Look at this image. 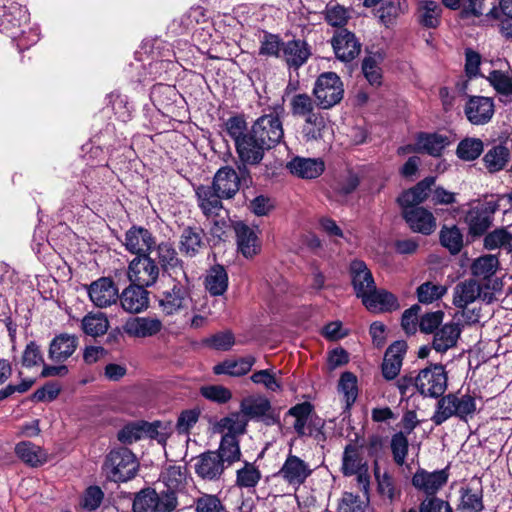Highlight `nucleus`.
<instances>
[{
	"label": "nucleus",
	"mask_w": 512,
	"mask_h": 512,
	"mask_svg": "<svg viewBox=\"0 0 512 512\" xmlns=\"http://www.w3.org/2000/svg\"><path fill=\"white\" fill-rule=\"evenodd\" d=\"M178 505L176 492L164 489L157 492L146 488L138 492L134 498V512H173Z\"/></svg>",
	"instance_id": "nucleus-1"
},
{
	"label": "nucleus",
	"mask_w": 512,
	"mask_h": 512,
	"mask_svg": "<svg viewBox=\"0 0 512 512\" xmlns=\"http://www.w3.org/2000/svg\"><path fill=\"white\" fill-rule=\"evenodd\" d=\"M475 410L476 403L472 396L448 394L438 401L437 409L431 419L436 425H441L453 416L465 419L472 415Z\"/></svg>",
	"instance_id": "nucleus-2"
},
{
	"label": "nucleus",
	"mask_w": 512,
	"mask_h": 512,
	"mask_svg": "<svg viewBox=\"0 0 512 512\" xmlns=\"http://www.w3.org/2000/svg\"><path fill=\"white\" fill-rule=\"evenodd\" d=\"M138 463L135 455L127 448L110 451L104 463V471L109 480L125 482L136 474Z\"/></svg>",
	"instance_id": "nucleus-3"
},
{
	"label": "nucleus",
	"mask_w": 512,
	"mask_h": 512,
	"mask_svg": "<svg viewBox=\"0 0 512 512\" xmlns=\"http://www.w3.org/2000/svg\"><path fill=\"white\" fill-rule=\"evenodd\" d=\"M415 387L425 397L438 398L447 389V374L441 364L422 369L415 378Z\"/></svg>",
	"instance_id": "nucleus-4"
},
{
	"label": "nucleus",
	"mask_w": 512,
	"mask_h": 512,
	"mask_svg": "<svg viewBox=\"0 0 512 512\" xmlns=\"http://www.w3.org/2000/svg\"><path fill=\"white\" fill-rule=\"evenodd\" d=\"M313 93L319 107L323 109L331 108L343 98L342 81L336 73H323L318 77Z\"/></svg>",
	"instance_id": "nucleus-5"
},
{
	"label": "nucleus",
	"mask_w": 512,
	"mask_h": 512,
	"mask_svg": "<svg viewBox=\"0 0 512 512\" xmlns=\"http://www.w3.org/2000/svg\"><path fill=\"white\" fill-rule=\"evenodd\" d=\"M250 131L258 139H263L268 149L280 143L284 136L282 121L276 113L265 114L259 117L252 125Z\"/></svg>",
	"instance_id": "nucleus-6"
},
{
	"label": "nucleus",
	"mask_w": 512,
	"mask_h": 512,
	"mask_svg": "<svg viewBox=\"0 0 512 512\" xmlns=\"http://www.w3.org/2000/svg\"><path fill=\"white\" fill-rule=\"evenodd\" d=\"M192 298L187 284L180 280L174 284L171 290L163 292L159 299V306L166 315H174L190 308Z\"/></svg>",
	"instance_id": "nucleus-7"
},
{
	"label": "nucleus",
	"mask_w": 512,
	"mask_h": 512,
	"mask_svg": "<svg viewBox=\"0 0 512 512\" xmlns=\"http://www.w3.org/2000/svg\"><path fill=\"white\" fill-rule=\"evenodd\" d=\"M159 276V267L148 256H137L129 264L128 278L143 288L153 285Z\"/></svg>",
	"instance_id": "nucleus-8"
},
{
	"label": "nucleus",
	"mask_w": 512,
	"mask_h": 512,
	"mask_svg": "<svg viewBox=\"0 0 512 512\" xmlns=\"http://www.w3.org/2000/svg\"><path fill=\"white\" fill-rule=\"evenodd\" d=\"M495 113L493 98L486 96H469L464 105V114L472 125H485Z\"/></svg>",
	"instance_id": "nucleus-9"
},
{
	"label": "nucleus",
	"mask_w": 512,
	"mask_h": 512,
	"mask_svg": "<svg viewBox=\"0 0 512 512\" xmlns=\"http://www.w3.org/2000/svg\"><path fill=\"white\" fill-rule=\"evenodd\" d=\"M241 413L250 418L263 421L267 425L277 422L270 401L264 396H248L240 403Z\"/></svg>",
	"instance_id": "nucleus-10"
},
{
	"label": "nucleus",
	"mask_w": 512,
	"mask_h": 512,
	"mask_svg": "<svg viewBox=\"0 0 512 512\" xmlns=\"http://www.w3.org/2000/svg\"><path fill=\"white\" fill-rule=\"evenodd\" d=\"M237 155L243 165L259 164L266 150H269L264 144L263 139H258L250 130L249 133L237 141L235 145Z\"/></svg>",
	"instance_id": "nucleus-11"
},
{
	"label": "nucleus",
	"mask_w": 512,
	"mask_h": 512,
	"mask_svg": "<svg viewBox=\"0 0 512 512\" xmlns=\"http://www.w3.org/2000/svg\"><path fill=\"white\" fill-rule=\"evenodd\" d=\"M448 478L446 469L429 472L420 468L412 477V485L428 497H435L434 495L446 485Z\"/></svg>",
	"instance_id": "nucleus-12"
},
{
	"label": "nucleus",
	"mask_w": 512,
	"mask_h": 512,
	"mask_svg": "<svg viewBox=\"0 0 512 512\" xmlns=\"http://www.w3.org/2000/svg\"><path fill=\"white\" fill-rule=\"evenodd\" d=\"M87 291L91 302L99 308L109 307L119 298L118 288L108 277H101L93 281Z\"/></svg>",
	"instance_id": "nucleus-13"
},
{
	"label": "nucleus",
	"mask_w": 512,
	"mask_h": 512,
	"mask_svg": "<svg viewBox=\"0 0 512 512\" xmlns=\"http://www.w3.org/2000/svg\"><path fill=\"white\" fill-rule=\"evenodd\" d=\"M309 464L296 455L289 454L278 471V476L293 487H299L311 475Z\"/></svg>",
	"instance_id": "nucleus-14"
},
{
	"label": "nucleus",
	"mask_w": 512,
	"mask_h": 512,
	"mask_svg": "<svg viewBox=\"0 0 512 512\" xmlns=\"http://www.w3.org/2000/svg\"><path fill=\"white\" fill-rule=\"evenodd\" d=\"M124 245L130 253L144 256L155 246V238L148 229L133 226L125 234Z\"/></svg>",
	"instance_id": "nucleus-15"
},
{
	"label": "nucleus",
	"mask_w": 512,
	"mask_h": 512,
	"mask_svg": "<svg viewBox=\"0 0 512 512\" xmlns=\"http://www.w3.org/2000/svg\"><path fill=\"white\" fill-rule=\"evenodd\" d=\"M287 170L301 179L318 178L325 170V163L320 158H305L296 156L286 164Z\"/></svg>",
	"instance_id": "nucleus-16"
},
{
	"label": "nucleus",
	"mask_w": 512,
	"mask_h": 512,
	"mask_svg": "<svg viewBox=\"0 0 512 512\" xmlns=\"http://www.w3.org/2000/svg\"><path fill=\"white\" fill-rule=\"evenodd\" d=\"M239 252L246 258H252L260 252L261 243L256 230L239 221L234 224Z\"/></svg>",
	"instance_id": "nucleus-17"
},
{
	"label": "nucleus",
	"mask_w": 512,
	"mask_h": 512,
	"mask_svg": "<svg viewBox=\"0 0 512 512\" xmlns=\"http://www.w3.org/2000/svg\"><path fill=\"white\" fill-rule=\"evenodd\" d=\"M361 300L371 312H390L399 308L398 300L392 293L376 287L371 288Z\"/></svg>",
	"instance_id": "nucleus-18"
},
{
	"label": "nucleus",
	"mask_w": 512,
	"mask_h": 512,
	"mask_svg": "<svg viewBox=\"0 0 512 512\" xmlns=\"http://www.w3.org/2000/svg\"><path fill=\"white\" fill-rule=\"evenodd\" d=\"M351 282L356 296L362 298L371 288H375L373 275L362 260H353L349 266Z\"/></svg>",
	"instance_id": "nucleus-19"
},
{
	"label": "nucleus",
	"mask_w": 512,
	"mask_h": 512,
	"mask_svg": "<svg viewBox=\"0 0 512 512\" xmlns=\"http://www.w3.org/2000/svg\"><path fill=\"white\" fill-rule=\"evenodd\" d=\"M403 216L410 228L425 235L431 234L436 228L433 214L423 207H412L403 210Z\"/></svg>",
	"instance_id": "nucleus-20"
},
{
	"label": "nucleus",
	"mask_w": 512,
	"mask_h": 512,
	"mask_svg": "<svg viewBox=\"0 0 512 512\" xmlns=\"http://www.w3.org/2000/svg\"><path fill=\"white\" fill-rule=\"evenodd\" d=\"M332 46L338 59L349 62L358 56L361 44L355 35L347 30H341L332 39Z\"/></svg>",
	"instance_id": "nucleus-21"
},
{
	"label": "nucleus",
	"mask_w": 512,
	"mask_h": 512,
	"mask_svg": "<svg viewBox=\"0 0 512 512\" xmlns=\"http://www.w3.org/2000/svg\"><path fill=\"white\" fill-rule=\"evenodd\" d=\"M406 349L405 341H396L388 347L382 364V373L385 379L393 380L398 376Z\"/></svg>",
	"instance_id": "nucleus-22"
},
{
	"label": "nucleus",
	"mask_w": 512,
	"mask_h": 512,
	"mask_svg": "<svg viewBox=\"0 0 512 512\" xmlns=\"http://www.w3.org/2000/svg\"><path fill=\"white\" fill-rule=\"evenodd\" d=\"M282 56L289 67L298 69L311 56V49L306 41L294 39L282 45Z\"/></svg>",
	"instance_id": "nucleus-23"
},
{
	"label": "nucleus",
	"mask_w": 512,
	"mask_h": 512,
	"mask_svg": "<svg viewBox=\"0 0 512 512\" xmlns=\"http://www.w3.org/2000/svg\"><path fill=\"white\" fill-rule=\"evenodd\" d=\"M460 323L452 321L438 328L433 337L432 347L440 353L446 352L456 346L461 335Z\"/></svg>",
	"instance_id": "nucleus-24"
},
{
	"label": "nucleus",
	"mask_w": 512,
	"mask_h": 512,
	"mask_svg": "<svg viewBox=\"0 0 512 512\" xmlns=\"http://www.w3.org/2000/svg\"><path fill=\"white\" fill-rule=\"evenodd\" d=\"M122 308L129 313H140L148 307L149 298L145 288L132 284L119 296Z\"/></svg>",
	"instance_id": "nucleus-25"
},
{
	"label": "nucleus",
	"mask_w": 512,
	"mask_h": 512,
	"mask_svg": "<svg viewBox=\"0 0 512 512\" xmlns=\"http://www.w3.org/2000/svg\"><path fill=\"white\" fill-rule=\"evenodd\" d=\"M442 6L433 0H419L416 7V20L424 28L435 29L441 23Z\"/></svg>",
	"instance_id": "nucleus-26"
},
{
	"label": "nucleus",
	"mask_w": 512,
	"mask_h": 512,
	"mask_svg": "<svg viewBox=\"0 0 512 512\" xmlns=\"http://www.w3.org/2000/svg\"><path fill=\"white\" fill-rule=\"evenodd\" d=\"M240 179L236 171L230 167H223L214 176L211 187L224 198L233 197L239 190Z\"/></svg>",
	"instance_id": "nucleus-27"
},
{
	"label": "nucleus",
	"mask_w": 512,
	"mask_h": 512,
	"mask_svg": "<svg viewBox=\"0 0 512 512\" xmlns=\"http://www.w3.org/2000/svg\"><path fill=\"white\" fill-rule=\"evenodd\" d=\"M162 328V323L157 318L136 317L127 321L124 331L131 337L146 338L157 334Z\"/></svg>",
	"instance_id": "nucleus-28"
},
{
	"label": "nucleus",
	"mask_w": 512,
	"mask_h": 512,
	"mask_svg": "<svg viewBox=\"0 0 512 512\" xmlns=\"http://www.w3.org/2000/svg\"><path fill=\"white\" fill-rule=\"evenodd\" d=\"M482 289L480 284L473 280H465L458 283L453 290V304L458 308H466L481 298Z\"/></svg>",
	"instance_id": "nucleus-29"
},
{
	"label": "nucleus",
	"mask_w": 512,
	"mask_h": 512,
	"mask_svg": "<svg viewBox=\"0 0 512 512\" xmlns=\"http://www.w3.org/2000/svg\"><path fill=\"white\" fill-rule=\"evenodd\" d=\"M331 129L327 118L317 113L308 115L302 128V135L306 142L322 140L330 133Z\"/></svg>",
	"instance_id": "nucleus-30"
},
{
	"label": "nucleus",
	"mask_w": 512,
	"mask_h": 512,
	"mask_svg": "<svg viewBox=\"0 0 512 512\" xmlns=\"http://www.w3.org/2000/svg\"><path fill=\"white\" fill-rule=\"evenodd\" d=\"M225 465L220 460L217 452L204 453L197 459L195 464L196 473L203 479L213 480L218 478Z\"/></svg>",
	"instance_id": "nucleus-31"
},
{
	"label": "nucleus",
	"mask_w": 512,
	"mask_h": 512,
	"mask_svg": "<svg viewBox=\"0 0 512 512\" xmlns=\"http://www.w3.org/2000/svg\"><path fill=\"white\" fill-rule=\"evenodd\" d=\"M77 345L78 339L74 335L60 334L51 341L49 357L53 361H65L75 352Z\"/></svg>",
	"instance_id": "nucleus-32"
},
{
	"label": "nucleus",
	"mask_w": 512,
	"mask_h": 512,
	"mask_svg": "<svg viewBox=\"0 0 512 512\" xmlns=\"http://www.w3.org/2000/svg\"><path fill=\"white\" fill-rule=\"evenodd\" d=\"M196 195L198 206L205 217L224 210L221 202L223 197L213 187L201 185L196 189Z\"/></svg>",
	"instance_id": "nucleus-33"
},
{
	"label": "nucleus",
	"mask_w": 512,
	"mask_h": 512,
	"mask_svg": "<svg viewBox=\"0 0 512 512\" xmlns=\"http://www.w3.org/2000/svg\"><path fill=\"white\" fill-rule=\"evenodd\" d=\"M434 182L435 179L433 177L425 178L424 180L420 181L415 187L403 192L398 198V202L404 209L417 207L418 204L426 200L430 188L434 184Z\"/></svg>",
	"instance_id": "nucleus-34"
},
{
	"label": "nucleus",
	"mask_w": 512,
	"mask_h": 512,
	"mask_svg": "<svg viewBox=\"0 0 512 512\" xmlns=\"http://www.w3.org/2000/svg\"><path fill=\"white\" fill-rule=\"evenodd\" d=\"M417 151L438 157L449 144L448 137L438 133H420L417 138Z\"/></svg>",
	"instance_id": "nucleus-35"
},
{
	"label": "nucleus",
	"mask_w": 512,
	"mask_h": 512,
	"mask_svg": "<svg viewBox=\"0 0 512 512\" xmlns=\"http://www.w3.org/2000/svg\"><path fill=\"white\" fill-rule=\"evenodd\" d=\"M17 456L26 464L36 467L47 461V453L39 446L29 441H23L16 445Z\"/></svg>",
	"instance_id": "nucleus-36"
},
{
	"label": "nucleus",
	"mask_w": 512,
	"mask_h": 512,
	"mask_svg": "<svg viewBox=\"0 0 512 512\" xmlns=\"http://www.w3.org/2000/svg\"><path fill=\"white\" fill-rule=\"evenodd\" d=\"M254 363L255 358L251 356L239 360H227L215 365L213 371L216 375L242 376L251 370Z\"/></svg>",
	"instance_id": "nucleus-37"
},
{
	"label": "nucleus",
	"mask_w": 512,
	"mask_h": 512,
	"mask_svg": "<svg viewBox=\"0 0 512 512\" xmlns=\"http://www.w3.org/2000/svg\"><path fill=\"white\" fill-rule=\"evenodd\" d=\"M203 233L197 228H185L180 238V251L193 257L203 248Z\"/></svg>",
	"instance_id": "nucleus-38"
},
{
	"label": "nucleus",
	"mask_w": 512,
	"mask_h": 512,
	"mask_svg": "<svg viewBox=\"0 0 512 512\" xmlns=\"http://www.w3.org/2000/svg\"><path fill=\"white\" fill-rule=\"evenodd\" d=\"M205 287L213 296L222 295L228 287V275L224 267L213 266L205 278Z\"/></svg>",
	"instance_id": "nucleus-39"
},
{
	"label": "nucleus",
	"mask_w": 512,
	"mask_h": 512,
	"mask_svg": "<svg viewBox=\"0 0 512 512\" xmlns=\"http://www.w3.org/2000/svg\"><path fill=\"white\" fill-rule=\"evenodd\" d=\"M281 375L280 370L263 369L254 372L250 379L255 384L263 385L268 391L281 392L283 390Z\"/></svg>",
	"instance_id": "nucleus-40"
},
{
	"label": "nucleus",
	"mask_w": 512,
	"mask_h": 512,
	"mask_svg": "<svg viewBox=\"0 0 512 512\" xmlns=\"http://www.w3.org/2000/svg\"><path fill=\"white\" fill-rule=\"evenodd\" d=\"M465 222L473 235H482L491 226L492 217L481 208L473 207L467 212Z\"/></svg>",
	"instance_id": "nucleus-41"
},
{
	"label": "nucleus",
	"mask_w": 512,
	"mask_h": 512,
	"mask_svg": "<svg viewBox=\"0 0 512 512\" xmlns=\"http://www.w3.org/2000/svg\"><path fill=\"white\" fill-rule=\"evenodd\" d=\"M364 465L362 459L359 456V452L356 446L347 445L343 453L342 470L346 476L358 474L360 481L363 478Z\"/></svg>",
	"instance_id": "nucleus-42"
},
{
	"label": "nucleus",
	"mask_w": 512,
	"mask_h": 512,
	"mask_svg": "<svg viewBox=\"0 0 512 512\" xmlns=\"http://www.w3.org/2000/svg\"><path fill=\"white\" fill-rule=\"evenodd\" d=\"M382 57L380 54H371L362 61V72L371 86L378 87L382 84V69L380 63Z\"/></svg>",
	"instance_id": "nucleus-43"
},
{
	"label": "nucleus",
	"mask_w": 512,
	"mask_h": 512,
	"mask_svg": "<svg viewBox=\"0 0 512 512\" xmlns=\"http://www.w3.org/2000/svg\"><path fill=\"white\" fill-rule=\"evenodd\" d=\"M157 254L162 266L165 269H174V273L178 275L180 272L183 278L188 282L187 275L182 268L181 262L177 258V253L170 243L163 242L157 246Z\"/></svg>",
	"instance_id": "nucleus-44"
},
{
	"label": "nucleus",
	"mask_w": 512,
	"mask_h": 512,
	"mask_svg": "<svg viewBox=\"0 0 512 512\" xmlns=\"http://www.w3.org/2000/svg\"><path fill=\"white\" fill-rule=\"evenodd\" d=\"M217 454L224 465L226 463L227 466H229L235 461H238L241 452L237 437L232 434H224Z\"/></svg>",
	"instance_id": "nucleus-45"
},
{
	"label": "nucleus",
	"mask_w": 512,
	"mask_h": 512,
	"mask_svg": "<svg viewBox=\"0 0 512 512\" xmlns=\"http://www.w3.org/2000/svg\"><path fill=\"white\" fill-rule=\"evenodd\" d=\"M109 328L107 317L101 313H89L82 319V330L85 334L97 337L104 335Z\"/></svg>",
	"instance_id": "nucleus-46"
},
{
	"label": "nucleus",
	"mask_w": 512,
	"mask_h": 512,
	"mask_svg": "<svg viewBox=\"0 0 512 512\" xmlns=\"http://www.w3.org/2000/svg\"><path fill=\"white\" fill-rule=\"evenodd\" d=\"M509 150L503 145H497L487 151L483 161L489 172L494 173L502 170L509 160Z\"/></svg>",
	"instance_id": "nucleus-47"
},
{
	"label": "nucleus",
	"mask_w": 512,
	"mask_h": 512,
	"mask_svg": "<svg viewBox=\"0 0 512 512\" xmlns=\"http://www.w3.org/2000/svg\"><path fill=\"white\" fill-rule=\"evenodd\" d=\"M498 267V258L495 255L488 254L475 259L472 263L471 271L476 277L488 279L495 274Z\"/></svg>",
	"instance_id": "nucleus-48"
},
{
	"label": "nucleus",
	"mask_w": 512,
	"mask_h": 512,
	"mask_svg": "<svg viewBox=\"0 0 512 512\" xmlns=\"http://www.w3.org/2000/svg\"><path fill=\"white\" fill-rule=\"evenodd\" d=\"M487 80L494 90L505 97L512 98V75L501 70H492Z\"/></svg>",
	"instance_id": "nucleus-49"
},
{
	"label": "nucleus",
	"mask_w": 512,
	"mask_h": 512,
	"mask_svg": "<svg viewBox=\"0 0 512 512\" xmlns=\"http://www.w3.org/2000/svg\"><path fill=\"white\" fill-rule=\"evenodd\" d=\"M460 504L458 509L462 512H480L483 508L482 493L470 488H461Z\"/></svg>",
	"instance_id": "nucleus-50"
},
{
	"label": "nucleus",
	"mask_w": 512,
	"mask_h": 512,
	"mask_svg": "<svg viewBox=\"0 0 512 512\" xmlns=\"http://www.w3.org/2000/svg\"><path fill=\"white\" fill-rule=\"evenodd\" d=\"M483 152V142L479 138H465L457 147V156L464 161H472Z\"/></svg>",
	"instance_id": "nucleus-51"
},
{
	"label": "nucleus",
	"mask_w": 512,
	"mask_h": 512,
	"mask_svg": "<svg viewBox=\"0 0 512 512\" xmlns=\"http://www.w3.org/2000/svg\"><path fill=\"white\" fill-rule=\"evenodd\" d=\"M144 427V436H148L149 438L156 440L159 444L163 446L166 444L168 438L171 436L173 431V426L170 422H145Z\"/></svg>",
	"instance_id": "nucleus-52"
},
{
	"label": "nucleus",
	"mask_w": 512,
	"mask_h": 512,
	"mask_svg": "<svg viewBox=\"0 0 512 512\" xmlns=\"http://www.w3.org/2000/svg\"><path fill=\"white\" fill-rule=\"evenodd\" d=\"M261 478L258 468L252 464L245 462L244 466L237 471L236 484L240 488H254Z\"/></svg>",
	"instance_id": "nucleus-53"
},
{
	"label": "nucleus",
	"mask_w": 512,
	"mask_h": 512,
	"mask_svg": "<svg viewBox=\"0 0 512 512\" xmlns=\"http://www.w3.org/2000/svg\"><path fill=\"white\" fill-rule=\"evenodd\" d=\"M338 390L344 395L347 406H351L357 398V378L351 372H344L339 380Z\"/></svg>",
	"instance_id": "nucleus-54"
},
{
	"label": "nucleus",
	"mask_w": 512,
	"mask_h": 512,
	"mask_svg": "<svg viewBox=\"0 0 512 512\" xmlns=\"http://www.w3.org/2000/svg\"><path fill=\"white\" fill-rule=\"evenodd\" d=\"M440 241L452 254H456L461 250L463 239L460 230L456 226H444L440 233Z\"/></svg>",
	"instance_id": "nucleus-55"
},
{
	"label": "nucleus",
	"mask_w": 512,
	"mask_h": 512,
	"mask_svg": "<svg viewBox=\"0 0 512 512\" xmlns=\"http://www.w3.org/2000/svg\"><path fill=\"white\" fill-rule=\"evenodd\" d=\"M200 417L198 409H188L182 411L177 419L175 429L179 435L188 437L191 429L196 425ZM189 438H187L188 440Z\"/></svg>",
	"instance_id": "nucleus-56"
},
{
	"label": "nucleus",
	"mask_w": 512,
	"mask_h": 512,
	"mask_svg": "<svg viewBox=\"0 0 512 512\" xmlns=\"http://www.w3.org/2000/svg\"><path fill=\"white\" fill-rule=\"evenodd\" d=\"M291 112L295 116H305L315 115L314 103L312 98L307 94H296L292 97L291 102Z\"/></svg>",
	"instance_id": "nucleus-57"
},
{
	"label": "nucleus",
	"mask_w": 512,
	"mask_h": 512,
	"mask_svg": "<svg viewBox=\"0 0 512 512\" xmlns=\"http://www.w3.org/2000/svg\"><path fill=\"white\" fill-rule=\"evenodd\" d=\"M206 218L210 223V233L212 236L221 239L230 227L227 211L224 209L221 212L214 213Z\"/></svg>",
	"instance_id": "nucleus-58"
},
{
	"label": "nucleus",
	"mask_w": 512,
	"mask_h": 512,
	"mask_svg": "<svg viewBox=\"0 0 512 512\" xmlns=\"http://www.w3.org/2000/svg\"><path fill=\"white\" fill-rule=\"evenodd\" d=\"M144 423V421H141L125 425L118 432L119 441L122 443L131 444L140 440L142 437H144L145 434Z\"/></svg>",
	"instance_id": "nucleus-59"
},
{
	"label": "nucleus",
	"mask_w": 512,
	"mask_h": 512,
	"mask_svg": "<svg viewBox=\"0 0 512 512\" xmlns=\"http://www.w3.org/2000/svg\"><path fill=\"white\" fill-rule=\"evenodd\" d=\"M201 395L213 402L224 404L232 398L231 391L221 385H207L200 389Z\"/></svg>",
	"instance_id": "nucleus-60"
},
{
	"label": "nucleus",
	"mask_w": 512,
	"mask_h": 512,
	"mask_svg": "<svg viewBox=\"0 0 512 512\" xmlns=\"http://www.w3.org/2000/svg\"><path fill=\"white\" fill-rule=\"evenodd\" d=\"M285 44L280 38L273 34H266L261 41L259 54L267 57H280L282 45Z\"/></svg>",
	"instance_id": "nucleus-61"
},
{
	"label": "nucleus",
	"mask_w": 512,
	"mask_h": 512,
	"mask_svg": "<svg viewBox=\"0 0 512 512\" xmlns=\"http://www.w3.org/2000/svg\"><path fill=\"white\" fill-rule=\"evenodd\" d=\"M391 449L394 461L398 465H403L408 453V439L404 432H398L393 435L391 440Z\"/></svg>",
	"instance_id": "nucleus-62"
},
{
	"label": "nucleus",
	"mask_w": 512,
	"mask_h": 512,
	"mask_svg": "<svg viewBox=\"0 0 512 512\" xmlns=\"http://www.w3.org/2000/svg\"><path fill=\"white\" fill-rule=\"evenodd\" d=\"M446 291L442 285H435L430 282L423 283L417 289L418 299L421 303H432L439 299Z\"/></svg>",
	"instance_id": "nucleus-63"
},
{
	"label": "nucleus",
	"mask_w": 512,
	"mask_h": 512,
	"mask_svg": "<svg viewBox=\"0 0 512 512\" xmlns=\"http://www.w3.org/2000/svg\"><path fill=\"white\" fill-rule=\"evenodd\" d=\"M225 127L228 135L232 138L235 145L238 140H241L249 133L246 121L241 116L229 118L225 123Z\"/></svg>",
	"instance_id": "nucleus-64"
}]
</instances>
